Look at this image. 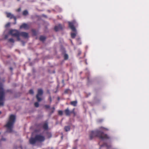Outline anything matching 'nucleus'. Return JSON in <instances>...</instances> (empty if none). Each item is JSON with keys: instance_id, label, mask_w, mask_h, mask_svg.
Returning a JSON list of instances; mask_svg holds the SVG:
<instances>
[{"instance_id": "28", "label": "nucleus", "mask_w": 149, "mask_h": 149, "mask_svg": "<svg viewBox=\"0 0 149 149\" xmlns=\"http://www.w3.org/2000/svg\"><path fill=\"white\" fill-rule=\"evenodd\" d=\"M1 111H0V114H1Z\"/></svg>"}, {"instance_id": "12", "label": "nucleus", "mask_w": 149, "mask_h": 149, "mask_svg": "<svg viewBox=\"0 0 149 149\" xmlns=\"http://www.w3.org/2000/svg\"><path fill=\"white\" fill-rule=\"evenodd\" d=\"M62 28L61 24H59L58 26H56L55 27V29L56 31H58L59 29H61Z\"/></svg>"}, {"instance_id": "29", "label": "nucleus", "mask_w": 149, "mask_h": 149, "mask_svg": "<svg viewBox=\"0 0 149 149\" xmlns=\"http://www.w3.org/2000/svg\"><path fill=\"white\" fill-rule=\"evenodd\" d=\"M7 38V37H6V36L5 37V38Z\"/></svg>"}, {"instance_id": "9", "label": "nucleus", "mask_w": 149, "mask_h": 149, "mask_svg": "<svg viewBox=\"0 0 149 149\" xmlns=\"http://www.w3.org/2000/svg\"><path fill=\"white\" fill-rule=\"evenodd\" d=\"M6 14L7 17H8L10 19L13 18L14 19L15 22L16 21V18L15 17H14V16L13 15H12L10 13H6Z\"/></svg>"}, {"instance_id": "1", "label": "nucleus", "mask_w": 149, "mask_h": 149, "mask_svg": "<svg viewBox=\"0 0 149 149\" xmlns=\"http://www.w3.org/2000/svg\"><path fill=\"white\" fill-rule=\"evenodd\" d=\"M15 116L13 115L10 116L9 119L7 123L6 127L7 128V131L11 132L12 131V128L15 122Z\"/></svg>"}, {"instance_id": "10", "label": "nucleus", "mask_w": 149, "mask_h": 149, "mask_svg": "<svg viewBox=\"0 0 149 149\" xmlns=\"http://www.w3.org/2000/svg\"><path fill=\"white\" fill-rule=\"evenodd\" d=\"M20 36H22L24 38H27L28 37V33H26L22 32L19 33V37Z\"/></svg>"}, {"instance_id": "18", "label": "nucleus", "mask_w": 149, "mask_h": 149, "mask_svg": "<svg viewBox=\"0 0 149 149\" xmlns=\"http://www.w3.org/2000/svg\"><path fill=\"white\" fill-rule=\"evenodd\" d=\"M35 106L36 107H38L39 106V104L37 102H36L34 104Z\"/></svg>"}, {"instance_id": "23", "label": "nucleus", "mask_w": 149, "mask_h": 149, "mask_svg": "<svg viewBox=\"0 0 149 149\" xmlns=\"http://www.w3.org/2000/svg\"><path fill=\"white\" fill-rule=\"evenodd\" d=\"M10 25V23H8L5 26H6V27H8Z\"/></svg>"}, {"instance_id": "11", "label": "nucleus", "mask_w": 149, "mask_h": 149, "mask_svg": "<svg viewBox=\"0 0 149 149\" xmlns=\"http://www.w3.org/2000/svg\"><path fill=\"white\" fill-rule=\"evenodd\" d=\"M28 28V25L26 24H23L20 27V29H26Z\"/></svg>"}, {"instance_id": "19", "label": "nucleus", "mask_w": 149, "mask_h": 149, "mask_svg": "<svg viewBox=\"0 0 149 149\" xmlns=\"http://www.w3.org/2000/svg\"><path fill=\"white\" fill-rule=\"evenodd\" d=\"M58 113L59 115H61L63 114V112L61 111H58Z\"/></svg>"}, {"instance_id": "20", "label": "nucleus", "mask_w": 149, "mask_h": 149, "mask_svg": "<svg viewBox=\"0 0 149 149\" xmlns=\"http://www.w3.org/2000/svg\"><path fill=\"white\" fill-rule=\"evenodd\" d=\"M68 58V56L67 54H65L64 55V58L65 59H67Z\"/></svg>"}, {"instance_id": "26", "label": "nucleus", "mask_w": 149, "mask_h": 149, "mask_svg": "<svg viewBox=\"0 0 149 149\" xmlns=\"http://www.w3.org/2000/svg\"><path fill=\"white\" fill-rule=\"evenodd\" d=\"M68 90H66V91H65V93H67V92H68Z\"/></svg>"}, {"instance_id": "6", "label": "nucleus", "mask_w": 149, "mask_h": 149, "mask_svg": "<svg viewBox=\"0 0 149 149\" xmlns=\"http://www.w3.org/2000/svg\"><path fill=\"white\" fill-rule=\"evenodd\" d=\"M9 33L13 36L16 37L18 41L20 40L19 38V33L18 31L16 30H10L9 32Z\"/></svg>"}, {"instance_id": "13", "label": "nucleus", "mask_w": 149, "mask_h": 149, "mask_svg": "<svg viewBox=\"0 0 149 149\" xmlns=\"http://www.w3.org/2000/svg\"><path fill=\"white\" fill-rule=\"evenodd\" d=\"M71 104L74 106H75L77 104V102L76 101H72L71 102Z\"/></svg>"}, {"instance_id": "8", "label": "nucleus", "mask_w": 149, "mask_h": 149, "mask_svg": "<svg viewBox=\"0 0 149 149\" xmlns=\"http://www.w3.org/2000/svg\"><path fill=\"white\" fill-rule=\"evenodd\" d=\"M64 112L67 115H69L70 113H73L74 115H75V113L74 112V109H73V110L72 111L70 112L69 111L68 109H67L65 110Z\"/></svg>"}, {"instance_id": "5", "label": "nucleus", "mask_w": 149, "mask_h": 149, "mask_svg": "<svg viewBox=\"0 0 149 149\" xmlns=\"http://www.w3.org/2000/svg\"><path fill=\"white\" fill-rule=\"evenodd\" d=\"M4 96L5 93L3 89L1 87H0V106H3V104Z\"/></svg>"}, {"instance_id": "30", "label": "nucleus", "mask_w": 149, "mask_h": 149, "mask_svg": "<svg viewBox=\"0 0 149 149\" xmlns=\"http://www.w3.org/2000/svg\"><path fill=\"white\" fill-rule=\"evenodd\" d=\"M16 24V22H15V23H14V24Z\"/></svg>"}, {"instance_id": "15", "label": "nucleus", "mask_w": 149, "mask_h": 149, "mask_svg": "<svg viewBox=\"0 0 149 149\" xmlns=\"http://www.w3.org/2000/svg\"><path fill=\"white\" fill-rule=\"evenodd\" d=\"M28 14V12L26 10H25L23 12V14L24 15H27Z\"/></svg>"}, {"instance_id": "7", "label": "nucleus", "mask_w": 149, "mask_h": 149, "mask_svg": "<svg viewBox=\"0 0 149 149\" xmlns=\"http://www.w3.org/2000/svg\"><path fill=\"white\" fill-rule=\"evenodd\" d=\"M43 93V91L41 89H39L38 90V93L36 95V97L38 100L40 102L42 100L40 97L42 95Z\"/></svg>"}, {"instance_id": "31", "label": "nucleus", "mask_w": 149, "mask_h": 149, "mask_svg": "<svg viewBox=\"0 0 149 149\" xmlns=\"http://www.w3.org/2000/svg\"><path fill=\"white\" fill-rule=\"evenodd\" d=\"M17 0V1H19V0Z\"/></svg>"}, {"instance_id": "14", "label": "nucleus", "mask_w": 149, "mask_h": 149, "mask_svg": "<svg viewBox=\"0 0 149 149\" xmlns=\"http://www.w3.org/2000/svg\"><path fill=\"white\" fill-rule=\"evenodd\" d=\"M65 130L66 132H68L70 130V128L69 126H66L65 127Z\"/></svg>"}, {"instance_id": "21", "label": "nucleus", "mask_w": 149, "mask_h": 149, "mask_svg": "<svg viewBox=\"0 0 149 149\" xmlns=\"http://www.w3.org/2000/svg\"><path fill=\"white\" fill-rule=\"evenodd\" d=\"M9 40L10 42H14V40H13V39L12 38H11V39H10Z\"/></svg>"}, {"instance_id": "24", "label": "nucleus", "mask_w": 149, "mask_h": 149, "mask_svg": "<svg viewBox=\"0 0 149 149\" xmlns=\"http://www.w3.org/2000/svg\"><path fill=\"white\" fill-rule=\"evenodd\" d=\"M21 9L20 8H19L17 10V11L18 12L20 11H21Z\"/></svg>"}, {"instance_id": "17", "label": "nucleus", "mask_w": 149, "mask_h": 149, "mask_svg": "<svg viewBox=\"0 0 149 149\" xmlns=\"http://www.w3.org/2000/svg\"><path fill=\"white\" fill-rule=\"evenodd\" d=\"M43 128L45 129H47L48 128V126L47 124H45L43 125Z\"/></svg>"}, {"instance_id": "22", "label": "nucleus", "mask_w": 149, "mask_h": 149, "mask_svg": "<svg viewBox=\"0 0 149 149\" xmlns=\"http://www.w3.org/2000/svg\"><path fill=\"white\" fill-rule=\"evenodd\" d=\"M29 93L31 94H33V92L32 90H31L29 91Z\"/></svg>"}, {"instance_id": "3", "label": "nucleus", "mask_w": 149, "mask_h": 149, "mask_svg": "<svg viewBox=\"0 0 149 149\" xmlns=\"http://www.w3.org/2000/svg\"><path fill=\"white\" fill-rule=\"evenodd\" d=\"M75 22L74 21H73L72 22H69V27L71 28L73 32H74V33H71V36L72 38H74L77 34L76 30L74 26V25L75 24Z\"/></svg>"}, {"instance_id": "4", "label": "nucleus", "mask_w": 149, "mask_h": 149, "mask_svg": "<svg viewBox=\"0 0 149 149\" xmlns=\"http://www.w3.org/2000/svg\"><path fill=\"white\" fill-rule=\"evenodd\" d=\"M92 133L93 135H96L101 139H106L108 138L107 135H105L100 131L93 132Z\"/></svg>"}, {"instance_id": "16", "label": "nucleus", "mask_w": 149, "mask_h": 149, "mask_svg": "<svg viewBox=\"0 0 149 149\" xmlns=\"http://www.w3.org/2000/svg\"><path fill=\"white\" fill-rule=\"evenodd\" d=\"M45 39V37L44 36H41L40 38V40L42 41H43Z\"/></svg>"}, {"instance_id": "27", "label": "nucleus", "mask_w": 149, "mask_h": 149, "mask_svg": "<svg viewBox=\"0 0 149 149\" xmlns=\"http://www.w3.org/2000/svg\"><path fill=\"white\" fill-rule=\"evenodd\" d=\"M2 140H3V141H5V139H2Z\"/></svg>"}, {"instance_id": "25", "label": "nucleus", "mask_w": 149, "mask_h": 149, "mask_svg": "<svg viewBox=\"0 0 149 149\" xmlns=\"http://www.w3.org/2000/svg\"><path fill=\"white\" fill-rule=\"evenodd\" d=\"M104 130H107V129H106V128H102Z\"/></svg>"}, {"instance_id": "2", "label": "nucleus", "mask_w": 149, "mask_h": 149, "mask_svg": "<svg viewBox=\"0 0 149 149\" xmlns=\"http://www.w3.org/2000/svg\"><path fill=\"white\" fill-rule=\"evenodd\" d=\"M45 139L44 137L41 135H37L35 138H31L29 140L30 143L33 144L36 141L42 142L44 141Z\"/></svg>"}]
</instances>
